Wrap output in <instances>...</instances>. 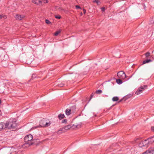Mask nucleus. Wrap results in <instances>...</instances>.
Instances as JSON below:
<instances>
[{
    "instance_id": "393cba45",
    "label": "nucleus",
    "mask_w": 154,
    "mask_h": 154,
    "mask_svg": "<svg viewBox=\"0 0 154 154\" xmlns=\"http://www.w3.org/2000/svg\"><path fill=\"white\" fill-rule=\"evenodd\" d=\"M67 122V120L66 119H63L62 121V123H66Z\"/></svg>"
},
{
    "instance_id": "ddd939ff",
    "label": "nucleus",
    "mask_w": 154,
    "mask_h": 154,
    "mask_svg": "<svg viewBox=\"0 0 154 154\" xmlns=\"http://www.w3.org/2000/svg\"><path fill=\"white\" fill-rule=\"evenodd\" d=\"M65 117L64 115L63 114H59L58 116L59 119L60 120L63 119Z\"/></svg>"
},
{
    "instance_id": "6e6552de",
    "label": "nucleus",
    "mask_w": 154,
    "mask_h": 154,
    "mask_svg": "<svg viewBox=\"0 0 154 154\" xmlns=\"http://www.w3.org/2000/svg\"><path fill=\"white\" fill-rule=\"evenodd\" d=\"M71 127H72V126L71 125H68L63 128L59 131H63V132H65L66 130L69 129Z\"/></svg>"
},
{
    "instance_id": "0eeeda50",
    "label": "nucleus",
    "mask_w": 154,
    "mask_h": 154,
    "mask_svg": "<svg viewBox=\"0 0 154 154\" xmlns=\"http://www.w3.org/2000/svg\"><path fill=\"white\" fill-rule=\"evenodd\" d=\"M154 152V147L150 148L142 154H153Z\"/></svg>"
},
{
    "instance_id": "a211bd4d",
    "label": "nucleus",
    "mask_w": 154,
    "mask_h": 154,
    "mask_svg": "<svg viewBox=\"0 0 154 154\" xmlns=\"http://www.w3.org/2000/svg\"><path fill=\"white\" fill-rule=\"evenodd\" d=\"M42 1V2L44 3H48V0H41Z\"/></svg>"
},
{
    "instance_id": "39448f33",
    "label": "nucleus",
    "mask_w": 154,
    "mask_h": 154,
    "mask_svg": "<svg viewBox=\"0 0 154 154\" xmlns=\"http://www.w3.org/2000/svg\"><path fill=\"white\" fill-rule=\"evenodd\" d=\"M117 76L119 78L121 79H124L125 78L127 77L123 71H120L118 72Z\"/></svg>"
},
{
    "instance_id": "b1692460",
    "label": "nucleus",
    "mask_w": 154,
    "mask_h": 154,
    "mask_svg": "<svg viewBox=\"0 0 154 154\" xmlns=\"http://www.w3.org/2000/svg\"><path fill=\"white\" fill-rule=\"evenodd\" d=\"M55 17L57 19H60L61 18V16L60 15H56Z\"/></svg>"
},
{
    "instance_id": "f257e3e1",
    "label": "nucleus",
    "mask_w": 154,
    "mask_h": 154,
    "mask_svg": "<svg viewBox=\"0 0 154 154\" xmlns=\"http://www.w3.org/2000/svg\"><path fill=\"white\" fill-rule=\"evenodd\" d=\"M33 136L31 134L26 135L24 137L25 144H27L29 146L32 145L35 142V139H33Z\"/></svg>"
},
{
    "instance_id": "72a5a7b5",
    "label": "nucleus",
    "mask_w": 154,
    "mask_h": 154,
    "mask_svg": "<svg viewBox=\"0 0 154 154\" xmlns=\"http://www.w3.org/2000/svg\"><path fill=\"white\" fill-rule=\"evenodd\" d=\"M80 14L81 15H82L83 14H82V12H81V13H80Z\"/></svg>"
},
{
    "instance_id": "cd10ccee",
    "label": "nucleus",
    "mask_w": 154,
    "mask_h": 154,
    "mask_svg": "<svg viewBox=\"0 0 154 154\" xmlns=\"http://www.w3.org/2000/svg\"><path fill=\"white\" fill-rule=\"evenodd\" d=\"M64 84L63 83H60L58 84V86L60 87H62L64 85Z\"/></svg>"
},
{
    "instance_id": "1a4fd4ad",
    "label": "nucleus",
    "mask_w": 154,
    "mask_h": 154,
    "mask_svg": "<svg viewBox=\"0 0 154 154\" xmlns=\"http://www.w3.org/2000/svg\"><path fill=\"white\" fill-rule=\"evenodd\" d=\"M15 19L18 20H21L24 18V16L23 15H19L18 14H16L14 16Z\"/></svg>"
},
{
    "instance_id": "c756f323",
    "label": "nucleus",
    "mask_w": 154,
    "mask_h": 154,
    "mask_svg": "<svg viewBox=\"0 0 154 154\" xmlns=\"http://www.w3.org/2000/svg\"><path fill=\"white\" fill-rule=\"evenodd\" d=\"M151 130L152 131L154 132V127H151Z\"/></svg>"
},
{
    "instance_id": "7ed1b4c3",
    "label": "nucleus",
    "mask_w": 154,
    "mask_h": 154,
    "mask_svg": "<svg viewBox=\"0 0 154 154\" xmlns=\"http://www.w3.org/2000/svg\"><path fill=\"white\" fill-rule=\"evenodd\" d=\"M39 123V126L41 127H47L50 125L51 122L48 119H43L40 121Z\"/></svg>"
},
{
    "instance_id": "5701e85b",
    "label": "nucleus",
    "mask_w": 154,
    "mask_h": 154,
    "mask_svg": "<svg viewBox=\"0 0 154 154\" xmlns=\"http://www.w3.org/2000/svg\"><path fill=\"white\" fill-rule=\"evenodd\" d=\"M150 53L149 52H147L146 54H145V56H146V57H148L150 55Z\"/></svg>"
},
{
    "instance_id": "412c9836",
    "label": "nucleus",
    "mask_w": 154,
    "mask_h": 154,
    "mask_svg": "<svg viewBox=\"0 0 154 154\" xmlns=\"http://www.w3.org/2000/svg\"><path fill=\"white\" fill-rule=\"evenodd\" d=\"M60 32V31H57L55 33H54V35L55 36H57V35H58Z\"/></svg>"
},
{
    "instance_id": "4c0bfd02",
    "label": "nucleus",
    "mask_w": 154,
    "mask_h": 154,
    "mask_svg": "<svg viewBox=\"0 0 154 154\" xmlns=\"http://www.w3.org/2000/svg\"><path fill=\"white\" fill-rule=\"evenodd\" d=\"M129 78H128V79L127 80H129Z\"/></svg>"
},
{
    "instance_id": "a878e982",
    "label": "nucleus",
    "mask_w": 154,
    "mask_h": 154,
    "mask_svg": "<svg viewBox=\"0 0 154 154\" xmlns=\"http://www.w3.org/2000/svg\"><path fill=\"white\" fill-rule=\"evenodd\" d=\"M81 124H80L78 125H75V126L76 127V128H79L81 127Z\"/></svg>"
},
{
    "instance_id": "aec40b11",
    "label": "nucleus",
    "mask_w": 154,
    "mask_h": 154,
    "mask_svg": "<svg viewBox=\"0 0 154 154\" xmlns=\"http://www.w3.org/2000/svg\"><path fill=\"white\" fill-rule=\"evenodd\" d=\"M45 22L46 23L48 24H50L51 23V22L48 20H46Z\"/></svg>"
},
{
    "instance_id": "bb28decb",
    "label": "nucleus",
    "mask_w": 154,
    "mask_h": 154,
    "mask_svg": "<svg viewBox=\"0 0 154 154\" xmlns=\"http://www.w3.org/2000/svg\"><path fill=\"white\" fill-rule=\"evenodd\" d=\"M101 9L102 11L104 12L105 11L106 9L104 7H102L101 8Z\"/></svg>"
},
{
    "instance_id": "9b49d317",
    "label": "nucleus",
    "mask_w": 154,
    "mask_h": 154,
    "mask_svg": "<svg viewBox=\"0 0 154 154\" xmlns=\"http://www.w3.org/2000/svg\"><path fill=\"white\" fill-rule=\"evenodd\" d=\"M150 144L154 142V137L149 138L147 139Z\"/></svg>"
},
{
    "instance_id": "dca6fc26",
    "label": "nucleus",
    "mask_w": 154,
    "mask_h": 154,
    "mask_svg": "<svg viewBox=\"0 0 154 154\" xmlns=\"http://www.w3.org/2000/svg\"><path fill=\"white\" fill-rule=\"evenodd\" d=\"M152 60L150 59H148L143 61V64H144L149 62H151Z\"/></svg>"
},
{
    "instance_id": "c85d7f7f",
    "label": "nucleus",
    "mask_w": 154,
    "mask_h": 154,
    "mask_svg": "<svg viewBox=\"0 0 154 154\" xmlns=\"http://www.w3.org/2000/svg\"><path fill=\"white\" fill-rule=\"evenodd\" d=\"M75 7H76V9H81V8L78 5H76L75 6Z\"/></svg>"
},
{
    "instance_id": "f8f14e48",
    "label": "nucleus",
    "mask_w": 154,
    "mask_h": 154,
    "mask_svg": "<svg viewBox=\"0 0 154 154\" xmlns=\"http://www.w3.org/2000/svg\"><path fill=\"white\" fill-rule=\"evenodd\" d=\"M71 113V110L70 109H67L65 111L66 114L68 116L70 115Z\"/></svg>"
},
{
    "instance_id": "6ab92c4d",
    "label": "nucleus",
    "mask_w": 154,
    "mask_h": 154,
    "mask_svg": "<svg viewBox=\"0 0 154 154\" xmlns=\"http://www.w3.org/2000/svg\"><path fill=\"white\" fill-rule=\"evenodd\" d=\"M102 92V91L101 90H99L97 91H96V93L97 94H100Z\"/></svg>"
},
{
    "instance_id": "7c9ffc66",
    "label": "nucleus",
    "mask_w": 154,
    "mask_h": 154,
    "mask_svg": "<svg viewBox=\"0 0 154 154\" xmlns=\"http://www.w3.org/2000/svg\"><path fill=\"white\" fill-rule=\"evenodd\" d=\"M83 11L84 13L85 14L86 13V10L85 9H83Z\"/></svg>"
},
{
    "instance_id": "473e14b6",
    "label": "nucleus",
    "mask_w": 154,
    "mask_h": 154,
    "mask_svg": "<svg viewBox=\"0 0 154 154\" xmlns=\"http://www.w3.org/2000/svg\"><path fill=\"white\" fill-rule=\"evenodd\" d=\"M152 20L153 21V22H154V17L152 18Z\"/></svg>"
},
{
    "instance_id": "e433bc0d",
    "label": "nucleus",
    "mask_w": 154,
    "mask_h": 154,
    "mask_svg": "<svg viewBox=\"0 0 154 154\" xmlns=\"http://www.w3.org/2000/svg\"><path fill=\"white\" fill-rule=\"evenodd\" d=\"M39 127L38 126H37L36 127H35V128H37V127Z\"/></svg>"
},
{
    "instance_id": "423d86ee",
    "label": "nucleus",
    "mask_w": 154,
    "mask_h": 154,
    "mask_svg": "<svg viewBox=\"0 0 154 154\" xmlns=\"http://www.w3.org/2000/svg\"><path fill=\"white\" fill-rule=\"evenodd\" d=\"M147 88V86L145 85L140 87L136 92L137 95H138L142 92V91L145 89Z\"/></svg>"
},
{
    "instance_id": "4be33fe9",
    "label": "nucleus",
    "mask_w": 154,
    "mask_h": 154,
    "mask_svg": "<svg viewBox=\"0 0 154 154\" xmlns=\"http://www.w3.org/2000/svg\"><path fill=\"white\" fill-rule=\"evenodd\" d=\"M93 2L97 3V5H99L100 3V2L98 0H95L93 1Z\"/></svg>"
},
{
    "instance_id": "c9c22d12",
    "label": "nucleus",
    "mask_w": 154,
    "mask_h": 154,
    "mask_svg": "<svg viewBox=\"0 0 154 154\" xmlns=\"http://www.w3.org/2000/svg\"><path fill=\"white\" fill-rule=\"evenodd\" d=\"M34 75H32V77H33V76Z\"/></svg>"
},
{
    "instance_id": "2f4dec72",
    "label": "nucleus",
    "mask_w": 154,
    "mask_h": 154,
    "mask_svg": "<svg viewBox=\"0 0 154 154\" xmlns=\"http://www.w3.org/2000/svg\"><path fill=\"white\" fill-rule=\"evenodd\" d=\"M4 17V16L3 15H0V19L2 18V17Z\"/></svg>"
},
{
    "instance_id": "f3484780",
    "label": "nucleus",
    "mask_w": 154,
    "mask_h": 154,
    "mask_svg": "<svg viewBox=\"0 0 154 154\" xmlns=\"http://www.w3.org/2000/svg\"><path fill=\"white\" fill-rule=\"evenodd\" d=\"M119 100V98L117 97H115L112 98V100L113 101H117Z\"/></svg>"
},
{
    "instance_id": "f704fd0d",
    "label": "nucleus",
    "mask_w": 154,
    "mask_h": 154,
    "mask_svg": "<svg viewBox=\"0 0 154 154\" xmlns=\"http://www.w3.org/2000/svg\"><path fill=\"white\" fill-rule=\"evenodd\" d=\"M1 111H0V115H1Z\"/></svg>"
},
{
    "instance_id": "2eb2a0df",
    "label": "nucleus",
    "mask_w": 154,
    "mask_h": 154,
    "mask_svg": "<svg viewBox=\"0 0 154 154\" xmlns=\"http://www.w3.org/2000/svg\"><path fill=\"white\" fill-rule=\"evenodd\" d=\"M121 79L119 78V79H116V82L118 84L120 85L122 83V82Z\"/></svg>"
},
{
    "instance_id": "9d476101",
    "label": "nucleus",
    "mask_w": 154,
    "mask_h": 154,
    "mask_svg": "<svg viewBox=\"0 0 154 154\" xmlns=\"http://www.w3.org/2000/svg\"><path fill=\"white\" fill-rule=\"evenodd\" d=\"M32 2L37 5H42V1L41 0H32Z\"/></svg>"
},
{
    "instance_id": "f03ea898",
    "label": "nucleus",
    "mask_w": 154,
    "mask_h": 154,
    "mask_svg": "<svg viewBox=\"0 0 154 154\" xmlns=\"http://www.w3.org/2000/svg\"><path fill=\"white\" fill-rule=\"evenodd\" d=\"M16 121L14 119H10L5 124V128L8 129L15 128L17 126Z\"/></svg>"
},
{
    "instance_id": "20e7f679",
    "label": "nucleus",
    "mask_w": 154,
    "mask_h": 154,
    "mask_svg": "<svg viewBox=\"0 0 154 154\" xmlns=\"http://www.w3.org/2000/svg\"><path fill=\"white\" fill-rule=\"evenodd\" d=\"M148 140V139L146 140L143 141H141L139 144V146L140 147L143 148H147L149 145Z\"/></svg>"
},
{
    "instance_id": "4468645a",
    "label": "nucleus",
    "mask_w": 154,
    "mask_h": 154,
    "mask_svg": "<svg viewBox=\"0 0 154 154\" xmlns=\"http://www.w3.org/2000/svg\"><path fill=\"white\" fill-rule=\"evenodd\" d=\"M5 124L3 123H0V131H2L5 128Z\"/></svg>"
}]
</instances>
